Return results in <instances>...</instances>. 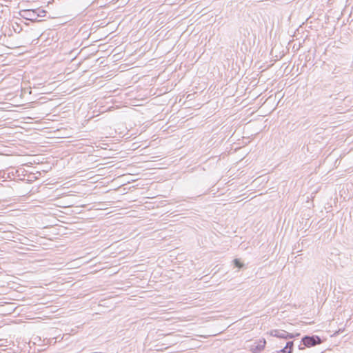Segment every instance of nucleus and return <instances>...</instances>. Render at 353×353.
<instances>
[{
	"instance_id": "f257e3e1",
	"label": "nucleus",
	"mask_w": 353,
	"mask_h": 353,
	"mask_svg": "<svg viewBox=\"0 0 353 353\" xmlns=\"http://www.w3.org/2000/svg\"><path fill=\"white\" fill-rule=\"evenodd\" d=\"M301 343L307 347H311L323 343V340L317 335H305L301 339Z\"/></svg>"
},
{
	"instance_id": "f03ea898",
	"label": "nucleus",
	"mask_w": 353,
	"mask_h": 353,
	"mask_svg": "<svg viewBox=\"0 0 353 353\" xmlns=\"http://www.w3.org/2000/svg\"><path fill=\"white\" fill-rule=\"evenodd\" d=\"M36 13L34 9H27L21 11V16L27 20L34 21L37 20Z\"/></svg>"
},
{
	"instance_id": "7ed1b4c3",
	"label": "nucleus",
	"mask_w": 353,
	"mask_h": 353,
	"mask_svg": "<svg viewBox=\"0 0 353 353\" xmlns=\"http://www.w3.org/2000/svg\"><path fill=\"white\" fill-rule=\"evenodd\" d=\"M266 344L265 339L260 340L258 343L255 342L250 346V351L252 353H259L264 350Z\"/></svg>"
},
{
	"instance_id": "20e7f679",
	"label": "nucleus",
	"mask_w": 353,
	"mask_h": 353,
	"mask_svg": "<svg viewBox=\"0 0 353 353\" xmlns=\"http://www.w3.org/2000/svg\"><path fill=\"white\" fill-rule=\"evenodd\" d=\"M270 335L279 339H288L287 332L283 330H273L270 331Z\"/></svg>"
},
{
	"instance_id": "39448f33",
	"label": "nucleus",
	"mask_w": 353,
	"mask_h": 353,
	"mask_svg": "<svg viewBox=\"0 0 353 353\" xmlns=\"http://www.w3.org/2000/svg\"><path fill=\"white\" fill-rule=\"evenodd\" d=\"M294 347V341H290L286 343L285 346L280 350L281 353H292Z\"/></svg>"
},
{
	"instance_id": "423d86ee",
	"label": "nucleus",
	"mask_w": 353,
	"mask_h": 353,
	"mask_svg": "<svg viewBox=\"0 0 353 353\" xmlns=\"http://www.w3.org/2000/svg\"><path fill=\"white\" fill-rule=\"evenodd\" d=\"M232 263L234 267L238 268L239 270L243 269L245 266L240 259H234L232 261Z\"/></svg>"
},
{
	"instance_id": "0eeeda50",
	"label": "nucleus",
	"mask_w": 353,
	"mask_h": 353,
	"mask_svg": "<svg viewBox=\"0 0 353 353\" xmlns=\"http://www.w3.org/2000/svg\"><path fill=\"white\" fill-rule=\"evenodd\" d=\"M34 10L37 12L36 15L37 18L45 17L47 13V12L42 8H37L34 9Z\"/></svg>"
},
{
	"instance_id": "6e6552de",
	"label": "nucleus",
	"mask_w": 353,
	"mask_h": 353,
	"mask_svg": "<svg viewBox=\"0 0 353 353\" xmlns=\"http://www.w3.org/2000/svg\"><path fill=\"white\" fill-rule=\"evenodd\" d=\"M300 336V333L299 332H296V333H289L287 332V338L288 339H294L297 336Z\"/></svg>"
},
{
	"instance_id": "1a4fd4ad",
	"label": "nucleus",
	"mask_w": 353,
	"mask_h": 353,
	"mask_svg": "<svg viewBox=\"0 0 353 353\" xmlns=\"http://www.w3.org/2000/svg\"><path fill=\"white\" fill-rule=\"evenodd\" d=\"M299 349L300 350H304L305 347H307L306 346H304L303 344L301 342L300 344L299 345Z\"/></svg>"
},
{
	"instance_id": "9d476101",
	"label": "nucleus",
	"mask_w": 353,
	"mask_h": 353,
	"mask_svg": "<svg viewBox=\"0 0 353 353\" xmlns=\"http://www.w3.org/2000/svg\"><path fill=\"white\" fill-rule=\"evenodd\" d=\"M54 338H53V339H49V340L50 341V343H52V340H54ZM56 342H57V339H55V341H54L53 343H56Z\"/></svg>"
},
{
	"instance_id": "9b49d317",
	"label": "nucleus",
	"mask_w": 353,
	"mask_h": 353,
	"mask_svg": "<svg viewBox=\"0 0 353 353\" xmlns=\"http://www.w3.org/2000/svg\"><path fill=\"white\" fill-rule=\"evenodd\" d=\"M341 332H342V330H338V331L336 332V333H337V334H339Z\"/></svg>"
},
{
	"instance_id": "f8f14e48",
	"label": "nucleus",
	"mask_w": 353,
	"mask_h": 353,
	"mask_svg": "<svg viewBox=\"0 0 353 353\" xmlns=\"http://www.w3.org/2000/svg\"><path fill=\"white\" fill-rule=\"evenodd\" d=\"M273 353H281V352H280V350H279V351H276V352H274Z\"/></svg>"
}]
</instances>
